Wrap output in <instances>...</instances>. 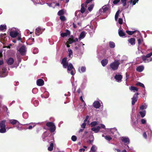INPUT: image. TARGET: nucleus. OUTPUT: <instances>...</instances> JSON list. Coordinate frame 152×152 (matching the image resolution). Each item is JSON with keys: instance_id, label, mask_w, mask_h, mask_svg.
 Segmentation results:
<instances>
[{"instance_id": "c9c22d12", "label": "nucleus", "mask_w": 152, "mask_h": 152, "mask_svg": "<svg viewBox=\"0 0 152 152\" xmlns=\"http://www.w3.org/2000/svg\"><path fill=\"white\" fill-rule=\"evenodd\" d=\"M78 71L80 73L84 72L86 71V67L85 66H82L79 67L78 69Z\"/></svg>"}, {"instance_id": "9d476101", "label": "nucleus", "mask_w": 152, "mask_h": 152, "mask_svg": "<svg viewBox=\"0 0 152 152\" xmlns=\"http://www.w3.org/2000/svg\"><path fill=\"white\" fill-rule=\"evenodd\" d=\"M107 131H110L111 132V133L113 135V137H115L117 135V134L118 133L116 129L115 128L111 129H107Z\"/></svg>"}, {"instance_id": "72a5a7b5", "label": "nucleus", "mask_w": 152, "mask_h": 152, "mask_svg": "<svg viewBox=\"0 0 152 152\" xmlns=\"http://www.w3.org/2000/svg\"><path fill=\"white\" fill-rule=\"evenodd\" d=\"M144 69V67L143 66H140L137 68L136 70L139 72H141Z\"/></svg>"}, {"instance_id": "4468645a", "label": "nucleus", "mask_w": 152, "mask_h": 152, "mask_svg": "<svg viewBox=\"0 0 152 152\" xmlns=\"http://www.w3.org/2000/svg\"><path fill=\"white\" fill-rule=\"evenodd\" d=\"M89 26L90 29L89 30V32L90 34H93L95 32L96 26H93V25H91L90 26Z\"/></svg>"}, {"instance_id": "4be33fe9", "label": "nucleus", "mask_w": 152, "mask_h": 152, "mask_svg": "<svg viewBox=\"0 0 152 152\" xmlns=\"http://www.w3.org/2000/svg\"><path fill=\"white\" fill-rule=\"evenodd\" d=\"M37 84L39 86H42L44 84V81L41 79H39L37 80Z\"/></svg>"}, {"instance_id": "a18cd8bd", "label": "nucleus", "mask_w": 152, "mask_h": 152, "mask_svg": "<svg viewBox=\"0 0 152 152\" xmlns=\"http://www.w3.org/2000/svg\"><path fill=\"white\" fill-rule=\"evenodd\" d=\"M98 122L97 121H94L91 122V126L92 127L94 126L97 125L98 124Z\"/></svg>"}, {"instance_id": "0e129e2a", "label": "nucleus", "mask_w": 152, "mask_h": 152, "mask_svg": "<svg viewBox=\"0 0 152 152\" xmlns=\"http://www.w3.org/2000/svg\"><path fill=\"white\" fill-rule=\"evenodd\" d=\"M60 18L62 21H64L66 20L65 17L64 16H61L60 17Z\"/></svg>"}, {"instance_id": "8fccbe9b", "label": "nucleus", "mask_w": 152, "mask_h": 152, "mask_svg": "<svg viewBox=\"0 0 152 152\" xmlns=\"http://www.w3.org/2000/svg\"><path fill=\"white\" fill-rule=\"evenodd\" d=\"M138 43V45H140L141 44L142 42H143V39L142 37H141L140 38H139L137 39Z\"/></svg>"}, {"instance_id": "79ce46f5", "label": "nucleus", "mask_w": 152, "mask_h": 152, "mask_svg": "<svg viewBox=\"0 0 152 152\" xmlns=\"http://www.w3.org/2000/svg\"><path fill=\"white\" fill-rule=\"evenodd\" d=\"M138 0H130L129 2L131 4H132V5L135 4L136 3H137Z\"/></svg>"}, {"instance_id": "603ef678", "label": "nucleus", "mask_w": 152, "mask_h": 152, "mask_svg": "<svg viewBox=\"0 0 152 152\" xmlns=\"http://www.w3.org/2000/svg\"><path fill=\"white\" fill-rule=\"evenodd\" d=\"M136 85L137 86H141L143 88H145L144 85L143 83H140V82H138V83H137L136 84Z\"/></svg>"}, {"instance_id": "09e8293b", "label": "nucleus", "mask_w": 152, "mask_h": 152, "mask_svg": "<svg viewBox=\"0 0 152 152\" xmlns=\"http://www.w3.org/2000/svg\"><path fill=\"white\" fill-rule=\"evenodd\" d=\"M147 132H148V136L150 137H151L152 136V132L151 130L149 129L148 131H147Z\"/></svg>"}, {"instance_id": "1a4fd4ad", "label": "nucleus", "mask_w": 152, "mask_h": 152, "mask_svg": "<svg viewBox=\"0 0 152 152\" xmlns=\"http://www.w3.org/2000/svg\"><path fill=\"white\" fill-rule=\"evenodd\" d=\"M120 139L124 143L128 144L130 143V140L129 138L126 137H120Z\"/></svg>"}, {"instance_id": "f8f14e48", "label": "nucleus", "mask_w": 152, "mask_h": 152, "mask_svg": "<svg viewBox=\"0 0 152 152\" xmlns=\"http://www.w3.org/2000/svg\"><path fill=\"white\" fill-rule=\"evenodd\" d=\"M7 75V69L5 68H3L0 71V77H5Z\"/></svg>"}, {"instance_id": "49530a36", "label": "nucleus", "mask_w": 152, "mask_h": 152, "mask_svg": "<svg viewBox=\"0 0 152 152\" xmlns=\"http://www.w3.org/2000/svg\"><path fill=\"white\" fill-rule=\"evenodd\" d=\"M86 104L85 102H83V104L81 105L80 107L81 108H82V109L81 111H83L85 109L86 107Z\"/></svg>"}, {"instance_id": "f03ea898", "label": "nucleus", "mask_w": 152, "mask_h": 152, "mask_svg": "<svg viewBox=\"0 0 152 152\" xmlns=\"http://www.w3.org/2000/svg\"><path fill=\"white\" fill-rule=\"evenodd\" d=\"M10 36L13 38H15L18 36V39L20 40L21 39L20 34L19 30L15 28H13L9 29Z\"/></svg>"}, {"instance_id": "20e7f679", "label": "nucleus", "mask_w": 152, "mask_h": 152, "mask_svg": "<svg viewBox=\"0 0 152 152\" xmlns=\"http://www.w3.org/2000/svg\"><path fill=\"white\" fill-rule=\"evenodd\" d=\"M6 121L3 120L0 121V133H4L6 132L7 131L6 129Z\"/></svg>"}, {"instance_id": "dca6fc26", "label": "nucleus", "mask_w": 152, "mask_h": 152, "mask_svg": "<svg viewBox=\"0 0 152 152\" xmlns=\"http://www.w3.org/2000/svg\"><path fill=\"white\" fill-rule=\"evenodd\" d=\"M7 37V35L6 34H1L0 35V39L1 42L3 44L4 43V41Z\"/></svg>"}, {"instance_id": "69168bd1", "label": "nucleus", "mask_w": 152, "mask_h": 152, "mask_svg": "<svg viewBox=\"0 0 152 152\" xmlns=\"http://www.w3.org/2000/svg\"><path fill=\"white\" fill-rule=\"evenodd\" d=\"M118 23L120 24H122L123 23V19L121 18H119L118 19Z\"/></svg>"}, {"instance_id": "774afa93", "label": "nucleus", "mask_w": 152, "mask_h": 152, "mask_svg": "<svg viewBox=\"0 0 152 152\" xmlns=\"http://www.w3.org/2000/svg\"><path fill=\"white\" fill-rule=\"evenodd\" d=\"M38 52V50L37 48H34L33 50V53L34 54H36Z\"/></svg>"}, {"instance_id": "bf43d9fd", "label": "nucleus", "mask_w": 152, "mask_h": 152, "mask_svg": "<svg viewBox=\"0 0 152 152\" xmlns=\"http://www.w3.org/2000/svg\"><path fill=\"white\" fill-rule=\"evenodd\" d=\"M105 139L109 141L112 139V138L109 136H106L104 137Z\"/></svg>"}, {"instance_id": "052dcab7", "label": "nucleus", "mask_w": 152, "mask_h": 152, "mask_svg": "<svg viewBox=\"0 0 152 152\" xmlns=\"http://www.w3.org/2000/svg\"><path fill=\"white\" fill-rule=\"evenodd\" d=\"M91 137L92 138V139L91 140H88L87 141V142L89 144H92L93 142V141L94 140V137L93 135H91Z\"/></svg>"}, {"instance_id": "864d4df0", "label": "nucleus", "mask_w": 152, "mask_h": 152, "mask_svg": "<svg viewBox=\"0 0 152 152\" xmlns=\"http://www.w3.org/2000/svg\"><path fill=\"white\" fill-rule=\"evenodd\" d=\"M92 0H87L86 1V2L85 3L83 4H85L84 5V7L86 8V9L87 8V4H88L90 2H91Z\"/></svg>"}, {"instance_id": "6e6d98bb", "label": "nucleus", "mask_w": 152, "mask_h": 152, "mask_svg": "<svg viewBox=\"0 0 152 152\" xmlns=\"http://www.w3.org/2000/svg\"><path fill=\"white\" fill-rule=\"evenodd\" d=\"M64 13V10H61L58 11V14L59 16H61Z\"/></svg>"}, {"instance_id": "cd10ccee", "label": "nucleus", "mask_w": 152, "mask_h": 152, "mask_svg": "<svg viewBox=\"0 0 152 152\" xmlns=\"http://www.w3.org/2000/svg\"><path fill=\"white\" fill-rule=\"evenodd\" d=\"M129 42L132 45H134L135 44V39L134 38H131L128 40Z\"/></svg>"}, {"instance_id": "a878e982", "label": "nucleus", "mask_w": 152, "mask_h": 152, "mask_svg": "<svg viewBox=\"0 0 152 152\" xmlns=\"http://www.w3.org/2000/svg\"><path fill=\"white\" fill-rule=\"evenodd\" d=\"M7 62L8 65H11L14 62V59L12 58H10L7 60Z\"/></svg>"}, {"instance_id": "4c0bfd02", "label": "nucleus", "mask_w": 152, "mask_h": 152, "mask_svg": "<svg viewBox=\"0 0 152 152\" xmlns=\"http://www.w3.org/2000/svg\"><path fill=\"white\" fill-rule=\"evenodd\" d=\"M139 113L140 114L141 117L142 118L144 117L145 115L146 111L145 110H141L139 111Z\"/></svg>"}, {"instance_id": "2f4dec72", "label": "nucleus", "mask_w": 152, "mask_h": 152, "mask_svg": "<svg viewBox=\"0 0 152 152\" xmlns=\"http://www.w3.org/2000/svg\"><path fill=\"white\" fill-rule=\"evenodd\" d=\"M129 89L131 91H132L133 92H135L137 91H138V88L137 87L133 86H131L129 87Z\"/></svg>"}, {"instance_id": "a211bd4d", "label": "nucleus", "mask_w": 152, "mask_h": 152, "mask_svg": "<svg viewBox=\"0 0 152 152\" xmlns=\"http://www.w3.org/2000/svg\"><path fill=\"white\" fill-rule=\"evenodd\" d=\"M110 7L109 5H106L103 6L102 9H100L99 10V12L102 11V10L103 12H106L109 9Z\"/></svg>"}, {"instance_id": "bb28decb", "label": "nucleus", "mask_w": 152, "mask_h": 152, "mask_svg": "<svg viewBox=\"0 0 152 152\" xmlns=\"http://www.w3.org/2000/svg\"><path fill=\"white\" fill-rule=\"evenodd\" d=\"M37 123H30L28 124L30 125L29 127L28 128H26V129H31L33 128L36 125V124H37Z\"/></svg>"}, {"instance_id": "b1692460", "label": "nucleus", "mask_w": 152, "mask_h": 152, "mask_svg": "<svg viewBox=\"0 0 152 152\" xmlns=\"http://www.w3.org/2000/svg\"><path fill=\"white\" fill-rule=\"evenodd\" d=\"M9 121L10 124L12 125L17 124H20L18 121L15 119L10 120Z\"/></svg>"}, {"instance_id": "a19ab883", "label": "nucleus", "mask_w": 152, "mask_h": 152, "mask_svg": "<svg viewBox=\"0 0 152 152\" xmlns=\"http://www.w3.org/2000/svg\"><path fill=\"white\" fill-rule=\"evenodd\" d=\"M121 1L123 4V6H126V8H127L128 7V5H126V1L128 0H121Z\"/></svg>"}, {"instance_id": "39448f33", "label": "nucleus", "mask_w": 152, "mask_h": 152, "mask_svg": "<svg viewBox=\"0 0 152 152\" xmlns=\"http://www.w3.org/2000/svg\"><path fill=\"white\" fill-rule=\"evenodd\" d=\"M120 64L119 60H115L113 62L110 64V66L112 70H115L118 69Z\"/></svg>"}, {"instance_id": "0eeeda50", "label": "nucleus", "mask_w": 152, "mask_h": 152, "mask_svg": "<svg viewBox=\"0 0 152 152\" xmlns=\"http://www.w3.org/2000/svg\"><path fill=\"white\" fill-rule=\"evenodd\" d=\"M46 125L49 127L50 130L51 132H52L55 131L56 126L53 123L51 122H48L46 124Z\"/></svg>"}, {"instance_id": "7c9ffc66", "label": "nucleus", "mask_w": 152, "mask_h": 152, "mask_svg": "<svg viewBox=\"0 0 152 152\" xmlns=\"http://www.w3.org/2000/svg\"><path fill=\"white\" fill-rule=\"evenodd\" d=\"M97 149L96 146L94 145H93L89 152H96Z\"/></svg>"}, {"instance_id": "4d7b16f0", "label": "nucleus", "mask_w": 152, "mask_h": 152, "mask_svg": "<svg viewBox=\"0 0 152 152\" xmlns=\"http://www.w3.org/2000/svg\"><path fill=\"white\" fill-rule=\"evenodd\" d=\"M94 7V5L93 4H91L89 7L88 8V10L90 11L91 12L92 10L93 7Z\"/></svg>"}, {"instance_id": "de8ad7c7", "label": "nucleus", "mask_w": 152, "mask_h": 152, "mask_svg": "<svg viewBox=\"0 0 152 152\" xmlns=\"http://www.w3.org/2000/svg\"><path fill=\"white\" fill-rule=\"evenodd\" d=\"M25 124H18L16 125V127H17V129L19 130H21L22 129V128L20 126V125H25Z\"/></svg>"}, {"instance_id": "412c9836", "label": "nucleus", "mask_w": 152, "mask_h": 152, "mask_svg": "<svg viewBox=\"0 0 152 152\" xmlns=\"http://www.w3.org/2000/svg\"><path fill=\"white\" fill-rule=\"evenodd\" d=\"M118 34L121 37H123L125 35V33L123 31V29L121 27H120L118 30Z\"/></svg>"}, {"instance_id": "e2e57ef3", "label": "nucleus", "mask_w": 152, "mask_h": 152, "mask_svg": "<svg viewBox=\"0 0 152 152\" xmlns=\"http://www.w3.org/2000/svg\"><path fill=\"white\" fill-rule=\"evenodd\" d=\"M72 140L73 141H75L77 140V137L75 135H73L71 137Z\"/></svg>"}, {"instance_id": "e433bc0d", "label": "nucleus", "mask_w": 152, "mask_h": 152, "mask_svg": "<svg viewBox=\"0 0 152 152\" xmlns=\"http://www.w3.org/2000/svg\"><path fill=\"white\" fill-rule=\"evenodd\" d=\"M108 61L107 59L103 60L101 61V63L103 66H105L108 63Z\"/></svg>"}, {"instance_id": "c85d7f7f", "label": "nucleus", "mask_w": 152, "mask_h": 152, "mask_svg": "<svg viewBox=\"0 0 152 152\" xmlns=\"http://www.w3.org/2000/svg\"><path fill=\"white\" fill-rule=\"evenodd\" d=\"M86 33L84 31H83L81 33L79 37V39L81 40L82 39H83L86 36Z\"/></svg>"}, {"instance_id": "6e6552de", "label": "nucleus", "mask_w": 152, "mask_h": 152, "mask_svg": "<svg viewBox=\"0 0 152 152\" xmlns=\"http://www.w3.org/2000/svg\"><path fill=\"white\" fill-rule=\"evenodd\" d=\"M84 45V44H83L82 43L80 44V45L78 47L76 46L75 48V50L78 52H80L82 51L84 49L83 46Z\"/></svg>"}, {"instance_id": "c03bdc74", "label": "nucleus", "mask_w": 152, "mask_h": 152, "mask_svg": "<svg viewBox=\"0 0 152 152\" xmlns=\"http://www.w3.org/2000/svg\"><path fill=\"white\" fill-rule=\"evenodd\" d=\"M53 143H51L50 144V146L48 148V150L50 151H52L53 149Z\"/></svg>"}, {"instance_id": "473e14b6", "label": "nucleus", "mask_w": 152, "mask_h": 152, "mask_svg": "<svg viewBox=\"0 0 152 152\" xmlns=\"http://www.w3.org/2000/svg\"><path fill=\"white\" fill-rule=\"evenodd\" d=\"M7 28V26L5 24L1 25L0 26V31H4Z\"/></svg>"}, {"instance_id": "f3484780", "label": "nucleus", "mask_w": 152, "mask_h": 152, "mask_svg": "<svg viewBox=\"0 0 152 152\" xmlns=\"http://www.w3.org/2000/svg\"><path fill=\"white\" fill-rule=\"evenodd\" d=\"M126 32L129 35H132L134 33H136L137 35H138L139 36H141V34L138 31H126Z\"/></svg>"}, {"instance_id": "5fc2aeb1", "label": "nucleus", "mask_w": 152, "mask_h": 152, "mask_svg": "<svg viewBox=\"0 0 152 152\" xmlns=\"http://www.w3.org/2000/svg\"><path fill=\"white\" fill-rule=\"evenodd\" d=\"M120 10H118L116 12L115 15V21H117L118 19V16L119 12Z\"/></svg>"}, {"instance_id": "f704fd0d", "label": "nucleus", "mask_w": 152, "mask_h": 152, "mask_svg": "<svg viewBox=\"0 0 152 152\" xmlns=\"http://www.w3.org/2000/svg\"><path fill=\"white\" fill-rule=\"evenodd\" d=\"M74 42V37L72 36H71L68 39L67 42L68 44H71Z\"/></svg>"}, {"instance_id": "423d86ee", "label": "nucleus", "mask_w": 152, "mask_h": 152, "mask_svg": "<svg viewBox=\"0 0 152 152\" xmlns=\"http://www.w3.org/2000/svg\"><path fill=\"white\" fill-rule=\"evenodd\" d=\"M100 129H106L105 126L102 124L99 125V126L93 127L91 130L94 131V132L96 133L98 132Z\"/></svg>"}, {"instance_id": "9b49d317", "label": "nucleus", "mask_w": 152, "mask_h": 152, "mask_svg": "<svg viewBox=\"0 0 152 152\" xmlns=\"http://www.w3.org/2000/svg\"><path fill=\"white\" fill-rule=\"evenodd\" d=\"M20 53L22 55L26 54V49L25 47L24 46H21L18 50Z\"/></svg>"}, {"instance_id": "680f3d73", "label": "nucleus", "mask_w": 152, "mask_h": 152, "mask_svg": "<svg viewBox=\"0 0 152 152\" xmlns=\"http://www.w3.org/2000/svg\"><path fill=\"white\" fill-rule=\"evenodd\" d=\"M33 1L35 4H41V2L39 0H34Z\"/></svg>"}, {"instance_id": "c756f323", "label": "nucleus", "mask_w": 152, "mask_h": 152, "mask_svg": "<svg viewBox=\"0 0 152 152\" xmlns=\"http://www.w3.org/2000/svg\"><path fill=\"white\" fill-rule=\"evenodd\" d=\"M94 106L96 108H98L100 107V104L98 101L95 102L93 103Z\"/></svg>"}, {"instance_id": "6ab92c4d", "label": "nucleus", "mask_w": 152, "mask_h": 152, "mask_svg": "<svg viewBox=\"0 0 152 152\" xmlns=\"http://www.w3.org/2000/svg\"><path fill=\"white\" fill-rule=\"evenodd\" d=\"M68 57L69 58V60H70L73 57L72 51L69 48L68 50Z\"/></svg>"}, {"instance_id": "58836bf2", "label": "nucleus", "mask_w": 152, "mask_h": 152, "mask_svg": "<svg viewBox=\"0 0 152 152\" xmlns=\"http://www.w3.org/2000/svg\"><path fill=\"white\" fill-rule=\"evenodd\" d=\"M147 107V105L146 104H145L140 106V110H143L146 109Z\"/></svg>"}, {"instance_id": "37998d69", "label": "nucleus", "mask_w": 152, "mask_h": 152, "mask_svg": "<svg viewBox=\"0 0 152 152\" xmlns=\"http://www.w3.org/2000/svg\"><path fill=\"white\" fill-rule=\"evenodd\" d=\"M115 43L113 42H109V46L111 48H113L115 47Z\"/></svg>"}, {"instance_id": "13d9d810", "label": "nucleus", "mask_w": 152, "mask_h": 152, "mask_svg": "<svg viewBox=\"0 0 152 152\" xmlns=\"http://www.w3.org/2000/svg\"><path fill=\"white\" fill-rule=\"evenodd\" d=\"M88 123H87V122H85V121H84V123L81 125V127L83 129L85 128L86 124Z\"/></svg>"}, {"instance_id": "ddd939ff", "label": "nucleus", "mask_w": 152, "mask_h": 152, "mask_svg": "<svg viewBox=\"0 0 152 152\" xmlns=\"http://www.w3.org/2000/svg\"><path fill=\"white\" fill-rule=\"evenodd\" d=\"M139 95L138 93H136L134 95L132 99V104L134 105L136 102L137 101L138 98V95Z\"/></svg>"}, {"instance_id": "2eb2a0df", "label": "nucleus", "mask_w": 152, "mask_h": 152, "mask_svg": "<svg viewBox=\"0 0 152 152\" xmlns=\"http://www.w3.org/2000/svg\"><path fill=\"white\" fill-rule=\"evenodd\" d=\"M114 78L116 81L118 82H120L121 81L122 78V76L121 75H116L115 76Z\"/></svg>"}, {"instance_id": "f257e3e1", "label": "nucleus", "mask_w": 152, "mask_h": 152, "mask_svg": "<svg viewBox=\"0 0 152 152\" xmlns=\"http://www.w3.org/2000/svg\"><path fill=\"white\" fill-rule=\"evenodd\" d=\"M61 64L64 68H67V72L68 73H70L72 75H74L75 73V69L71 63H70L69 64L68 61H67L66 58H64L62 59Z\"/></svg>"}, {"instance_id": "3c124183", "label": "nucleus", "mask_w": 152, "mask_h": 152, "mask_svg": "<svg viewBox=\"0 0 152 152\" xmlns=\"http://www.w3.org/2000/svg\"><path fill=\"white\" fill-rule=\"evenodd\" d=\"M152 55V52H151L149 54H148L146 55V56H142V57H146V58H151V57Z\"/></svg>"}, {"instance_id": "aec40b11", "label": "nucleus", "mask_w": 152, "mask_h": 152, "mask_svg": "<svg viewBox=\"0 0 152 152\" xmlns=\"http://www.w3.org/2000/svg\"><path fill=\"white\" fill-rule=\"evenodd\" d=\"M42 33V30L40 27H38L35 30V33L36 35L39 36Z\"/></svg>"}, {"instance_id": "338daca9", "label": "nucleus", "mask_w": 152, "mask_h": 152, "mask_svg": "<svg viewBox=\"0 0 152 152\" xmlns=\"http://www.w3.org/2000/svg\"><path fill=\"white\" fill-rule=\"evenodd\" d=\"M141 122L142 124H145L146 122V121L144 119L141 120Z\"/></svg>"}, {"instance_id": "7ed1b4c3", "label": "nucleus", "mask_w": 152, "mask_h": 152, "mask_svg": "<svg viewBox=\"0 0 152 152\" xmlns=\"http://www.w3.org/2000/svg\"><path fill=\"white\" fill-rule=\"evenodd\" d=\"M85 4H82L81 8L80 10V11H78L75 12V15L77 16V19L82 20L83 18V14L85 12L86 8L84 7Z\"/></svg>"}, {"instance_id": "ea45409f", "label": "nucleus", "mask_w": 152, "mask_h": 152, "mask_svg": "<svg viewBox=\"0 0 152 152\" xmlns=\"http://www.w3.org/2000/svg\"><path fill=\"white\" fill-rule=\"evenodd\" d=\"M49 134V133L47 132H45L42 135V138L43 140H45V138Z\"/></svg>"}, {"instance_id": "393cba45", "label": "nucleus", "mask_w": 152, "mask_h": 152, "mask_svg": "<svg viewBox=\"0 0 152 152\" xmlns=\"http://www.w3.org/2000/svg\"><path fill=\"white\" fill-rule=\"evenodd\" d=\"M143 61L145 63H148L152 61V58H146V57H142Z\"/></svg>"}, {"instance_id": "5701e85b", "label": "nucleus", "mask_w": 152, "mask_h": 152, "mask_svg": "<svg viewBox=\"0 0 152 152\" xmlns=\"http://www.w3.org/2000/svg\"><path fill=\"white\" fill-rule=\"evenodd\" d=\"M70 34V31L68 30H66V32L62 33L61 34V35L62 37H66L68 35H69Z\"/></svg>"}]
</instances>
